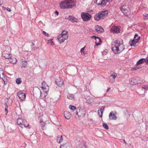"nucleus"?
I'll return each mask as SVG.
<instances>
[{
    "label": "nucleus",
    "instance_id": "nucleus-40",
    "mask_svg": "<svg viewBox=\"0 0 148 148\" xmlns=\"http://www.w3.org/2000/svg\"><path fill=\"white\" fill-rule=\"evenodd\" d=\"M85 46L83 48H82L81 49V53L82 54L84 53V49H85Z\"/></svg>",
    "mask_w": 148,
    "mask_h": 148
},
{
    "label": "nucleus",
    "instance_id": "nucleus-26",
    "mask_svg": "<svg viewBox=\"0 0 148 148\" xmlns=\"http://www.w3.org/2000/svg\"><path fill=\"white\" fill-rule=\"evenodd\" d=\"M10 59V62L12 64H16L17 62L16 59L15 58H11Z\"/></svg>",
    "mask_w": 148,
    "mask_h": 148
},
{
    "label": "nucleus",
    "instance_id": "nucleus-37",
    "mask_svg": "<svg viewBox=\"0 0 148 148\" xmlns=\"http://www.w3.org/2000/svg\"><path fill=\"white\" fill-rule=\"evenodd\" d=\"M108 50L107 49H105L102 52V53L103 55H106L107 53Z\"/></svg>",
    "mask_w": 148,
    "mask_h": 148
},
{
    "label": "nucleus",
    "instance_id": "nucleus-38",
    "mask_svg": "<svg viewBox=\"0 0 148 148\" xmlns=\"http://www.w3.org/2000/svg\"><path fill=\"white\" fill-rule=\"evenodd\" d=\"M8 101L10 102L9 105H10L12 104V100L11 99H10V98H9L8 99Z\"/></svg>",
    "mask_w": 148,
    "mask_h": 148
},
{
    "label": "nucleus",
    "instance_id": "nucleus-9",
    "mask_svg": "<svg viewBox=\"0 0 148 148\" xmlns=\"http://www.w3.org/2000/svg\"><path fill=\"white\" fill-rule=\"evenodd\" d=\"M112 0H94V2L101 6H104L108 2H111Z\"/></svg>",
    "mask_w": 148,
    "mask_h": 148
},
{
    "label": "nucleus",
    "instance_id": "nucleus-39",
    "mask_svg": "<svg viewBox=\"0 0 148 148\" xmlns=\"http://www.w3.org/2000/svg\"><path fill=\"white\" fill-rule=\"evenodd\" d=\"M52 39H51L50 40H49L48 42L51 44V45L53 46V42L52 41Z\"/></svg>",
    "mask_w": 148,
    "mask_h": 148
},
{
    "label": "nucleus",
    "instance_id": "nucleus-35",
    "mask_svg": "<svg viewBox=\"0 0 148 148\" xmlns=\"http://www.w3.org/2000/svg\"><path fill=\"white\" fill-rule=\"evenodd\" d=\"M102 125L107 130L108 129L109 127L105 123H103Z\"/></svg>",
    "mask_w": 148,
    "mask_h": 148
},
{
    "label": "nucleus",
    "instance_id": "nucleus-49",
    "mask_svg": "<svg viewBox=\"0 0 148 148\" xmlns=\"http://www.w3.org/2000/svg\"><path fill=\"white\" fill-rule=\"evenodd\" d=\"M147 60L146 61V63L148 64V57L147 58Z\"/></svg>",
    "mask_w": 148,
    "mask_h": 148
},
{
    "label": "nucleus",
    "instance_id": "nucleus-28",
    "mask_svg": "<svg viewBox=\"0 0 148 148\" xmlns=\"http://www.w3.org/2000/svg\"><path fill=\"white\" fill-rule=\"evenodd\" d=\"M21 67L26 68L27 66V62L26 61H24L22 62Z\"/></svg>",
    "mask_w": 148,
    "mask_h": 148
},
{
    "label": "nucleus",
    "instance_id": "nucleus-47",
    "mask_svg": "<svg viewBox=\"0 0 148 148\" xmlns=\"http://www.w3.org/2000/svg\"><path fill=\"white\" fill-rule=\"evenodd\" d=\"M3 3V0H0V5Z\"/></svg>",
    "mask_w": 148,
    "mask_h": 148
},
{
    "label": "nucleus",
    "instance_id": "nucleus-2",
    "mask_svg": "<svg viewBox=\"0 0 148 148\" xmlns=\"http://www.w3.org/2000/svg\"><path fill=\"white\" fill-rule=\"evenodd\" d=\"M76 5L75 1L73 0H65L62 1L60 4L61 8H71Z\"/></svg>",
    "mask_w": 148,
    "mask_h": 148
},
{
    "label": "nucleus",
    "instance_id": "nucleus-19",
    "mask_svg": "<svg viewBox=\"0 0 148 148\" xmlns=\"http://www.w3.org/2000/svg\"><path fill=\"white\" fill-rule=\"evenodd\" d=\"M95 29L98 33L102 32L104 31L103 29L99 25L95 26Z\"/></svg>",
    "mask_w": 148,
    "mask_h": 148
},
{
    "label": "nucleus",
    "instance_id": "nucleus-23",
    "mask_svg": "<svg viewBox=\"0 0 148 148\" xmlns=\"http://www.w3.org/2000/svg\"><path fill=\"white\" fill-rule=\"evenodd\" d=\"M63 140V137L62 135H58L57 137V142L59 143H60Z\"/></svg>",
    "mask_w": 148,
    "mask_h": 148
},
{
    "label": "nucleus",
    "instance_id": "nucleus-55",
    "mask_svg": "<svg viewBox=\"0 0 148 148\" xmlns=\"http://www.w3.org/2000/svg\"><path fill=\"white\" fill-rule=\"evenodd\" d=\"M42 88H43L44 90H45L43 86H42Z\"/></svg>",
    "mask_w": 148,
    "mask_h": 148
},
{
    "label": "nucleus",
    "instance_id": "nucleus-27",
    "mask_svg": "<svg viewBox=\"0 0 148 148\" xmlns=\"http://www.w3.org/2000/svg\"><path fill=\"white\" fill-rule=\"evenodd\" d=\"M67 97L68 99L71 100H73L74 99L73 95L70 94H69L68 95Z\"/></svg>",
    "mask_w": 148,
    "mask_h": 148
},
{
    "label": "nucleus",
    "instance_id": "nucleus-57",
    "mask_svg": "<svg viewBox=\"0 0 148 148\" xmlns=\"http://www.w3.org/2000/svg\"><path fill=\"white\" fill-rule=\"evenodd\" d=\"M124 143H125L126 144V142H125V140H124Z\"/></svg>",
    "mask_w": 148,
    "mask_h": 148
},
{
    "label": "nucleus",
    "instance_id": "nucleus-20",
    "mask_svg": "<svg viewBox=\"0 0 148 148\" xmlns=\"http://www.w3.org/2000/svg\"><path fill=\"white\" fill-rule=\"evenodd\" d=\"M112 112L110 113L109 115V118L110 120H116L117 119V117L115 114H112Z\"/></svg>",
    "mask_w": 148,
    "mask_h": 148
},
{
    "label": "nucleus",
    "instance_id": "nucleus-44",
    "mask_svg": "<svg viewBox=\"0 0 148 148\" xmlns=\"http://www.w3.org/2000/svg\"><path fill=\"white\" fill-rule=\"evenodd\" d=\"M8 106H6L5 108V112H6V114L7 115L8 112Z\"/></svg>",
    "mask_w": 148,
    "mask_h": 148
},
{
    "label": "nucleus",
    "instance_id": "nucleus-14",
    "mask_svg": "<svg viewBox=\"0 0 148 148\" xmlns=\"http://www.w3.org/2000/svg\"><path fill=\"white\" fill-rule=\"evenodd\" d=\"M17 95L18 96L19 98L22 101L25 100L26 95L24 93L21 92H19L17 93Z\"/></svg>",
    "mask_w": 148,
    "mask_h": 148
},
{
    "label": "nucleus",
    "instance_id": "nucleus-30",
    "mask_svg": "<svg viewBox=\"0 0 148 148\" xmlns=\"http://www.w3.org/2000/svg\"><path fill=\"white\" fill-rule=\"evenodd\" d=\"M69 108L71 109V110L73 112L74 110H76V108L74 106H72L71 105L69 106Z\"/></svg>",
    "mask_w": 148,
    "mask_h": 148
},
{
    "label": "nucleus",
    "instance_id": "nucleus-36",
    "mask_svg": "<svg viewBox=\"0 0 148 148\" xmlns=\"http://www.w3.org/2000/svg\"><path fill=\"white\" fill-rule=\"evenodd\" d=\"M1 75H2V76H4L3 69L2 68H0V77H1Z\"/></svg>",
    "mask_w": 148,
    "mask_h": 148
},
{
    "label": "nucleus",
    "instance_id": "nucleus-10",
    "mask_svg": "<svg viewBox=\"0 0 148 148\" xmlns=\"http://www.w3.org/2000/svg\"><path fill=\"white\" fill-rule=\"evenodd\" d=\"M140 38L139 36L137 34L135 35L134 39L130 41V45L131 46H135L136 43L138 42Z\"/></svg>",
    "mask_w": 148,
    "mask_h": 148
},
{
    "label": "nucleus",
    "instance_id": "nucleus-8",
    "mask_svg": "<svg viewBox=\"0 0 148 148\" xmlns=\"http://www.w3.org/2000/svg\"><path fill=\"white\" fill-rule=\"evenodd\" d=\"M10 49L8 48L2 52V55L5 59H9L12 58V55L10 53Z\"/></svg>",
    "mask_w": 148,
    "mask_h": 148
},
{
    "label": "nucleus",
    "instance_id": "nucleus-15",
    "mask_svg": "<svg viewBox=\"0 0 148 148\" xmlns=\"http://www.w3.org/2000/svg\"><path fill=\"white\" fill-rule=\"evenodd\" d=\"M111 32L113 33H118L120 32L119 29L118 27L114 26L112 27L111 29Z\"/></svg>",
    "mask_w": 148,
    "mask_h": 148
},
{
    "label": "nucleus",
    "instance_id": "nucleus-29",
    "mask_svg": "<svg viewBox=\"0 0 148 148\" xmlns=\"http://www.w3.org/2000/svg\"><path fill=\"white\" fill-rule=\"evenodd\" d=\"M16 83L18 84H21L22 82L21 79L20 78H18L16 79Z\"/></svg>",
    "mask_w": 148,
    "mask_h": 148
},
{
    "label": "nucleus",
    "instance_id": "nucleus-12",
    "mask_svg": "<svg viewBox=\"0 0 148 148\" xmlns=\"http://www.w3.org/2000/svg\"><path fill=\"white\" fill-rule=\"evenodd\" d=\"M140 78L139 77H136L135 78H132L130 81V83L131 85H134L140 83Z\"/></svg>",
    "mask_w": 148,
    "mask_h": 148
},
{
    "label": "nucleus",
    "instance_id": "nucleus-17",
    "mask_svg": "<svg viewBox=\"0 0 148 148\" xmlns=\"http://www.w3.org/2000/svg\"><path fill=\"white\" fill-rule=\"evenodd\" d=\"M56 82L58 86H61L63 84V81L59 78L56 81Z\"/></svg>",
    "mask_w": 148,
    "mask_h": 148
},
{
    "label": "nucleus",
    "instance_id": "nucleus-42",
    "mask_svg": "<svg viewBox=\"0 0 148 148\" xmlns=\"http://www.w3.org/2000/svg\"><path fill=\"white\" fill-rule=\"evenodd\" d=\"M42 33L43 34L46 36H49V35L48 33H47L43 31Z\"/></svg>",
    "mask_w": 148,
    "mask_h": 148
},
{
    "label": "nucleus",
    "instance_id": "nucleus-13",
    "mask_svg": "<svg viewBox=\"0 0 148 148\" xmlns=\"http://www.w3.org/2000/svg\"><path fill=\"white\" fill-rule=\"evenodd\" d=\"M92 38H94L95 40V44L97 46L100 45L102 43V41L100 38L95 36H93L91 37Z\"/></svg>",
    "mask_w": 148,
    "mask_h": 148
},
{
    "label": "nucleus",
    "instance_id": "nucleus-54",
    "mask_svg": "<svg viewBox=\"0 0 148 148\" xmlns=\"http://www.w3.org/2000/svg\"><path fill=\"white\" fill-rule=\"evenodd\" d=\"M109 82H110V81L111 80H112V78H111V79H110V78H109Z\"/></svg>",
    "mask_w": 148,
    "mask_h": 148
},
{
    "label": "nucleus",
    "instance_id": "nucleus-7",
    "mask_svg": "<svg viewBox=\"0 0 148 148\" xmlns=\"http://www.w3.org/2000/svg\"><path fill=\"white\" fill-rule=\"evenodd\" d=\"M78 111H77L76 113L75 117L77 118V116L79 118L84 117L86 113V110L82 108H78Z\"/></svg>",
    "mask_w": 148,
    "mask_h": 148
},
{
    "label": "nucleus",
    "instance_id": "nucleus-31",
    "mask_svg": "<svg viewBox=\"0 0 148 148\" xmlns=\"http://www.w3.org/2000/svg\"><path fill=\"white\" fill-rule=\"evenodd\" d=\"M68 143H67L63 144L60 146V148H68Z\"/></svg>",
    "mask_w": 148,
    "mask_h": 148
},
{
    "label": "nucleus",
    "instance_id": "nucleus-48",
    "mask_svg": "<svg viewBox=\"0 0 148 148\" xmlns=\"http://www.w3.org/2000/svg\"><path fill=\"white\" fill-rule=\"evenodd\" d=\"M7 10L9 12H10L11 11V9L8 8H7Z\"/></svg>",
    "mask_w": 148,
    "mask_h": 148
},
{
    "label": "nucleus",
    "instance_id": "nucleus-22",
    "mask_svg": "<svg viewBox=\"0 0 148 148\" xmlns=\"http://www.w3.org/2000/svg\"><path fill=\"white\" fill-rule=\"evenodd\" d=\"M147 60V58L146 59L142 58L139 60L137 62L136 65L138 66L140 64H142L144 62H145L146 63V61Z\"/></svg>",
    "mask_w": 148,
    "mask_h": 148
},
{
    "label": "nucleus",
    "instance_id": "nucleus-16",
    "mask_svg": "<svg viewBox=\"0 0 148 148\" xmlns=\"http://www.w3.org/2000/svg\"><path fill=\"white\" fill-rule=\"evenodd\" d=\"M117 76V74L114 72L109 77V78L111 79V78H112V80L110 81V82L112 83L114 82L115 81V78Z\"/></svg>",
    "mask_w": 148,
    "mask_h": 148
},
{
    "label": "nucleus",
    "instance_id": "nucleus-24",
    "mask_svg": "<svg viewBox=\"0 0 148 148\" xmlns=\"http://www.w3.org/2000/svg\"><path fill=\"white\" fill-rule=\"evenodd\" d=\"M102 107L103 108V109L102 110L101 109H100V110H99L98 111V114L99 116L101 118L102 116V114L103 112V110L105 108L104 107L102 106Z\"/></svg>",
    "mask_w": 148,
    "mask_h": 148
},
{
    "label": "nucleus",
    "instance_id": "nucleus-51",
    "mask_svg": "<svg viewBox=\"0 0 148 148\" xmlns=\"http://www.w3.org/2000/svg\"><path fill=\"white\" fill-rule=\"evenodd\" d=\"M55 13H56L57 14V15H58V14H59V13L58 12V11H56V12H55Z\"/></svg>",
    "mask_w": 148,
    "mask_h": 148
},
{
    "label": "nucleus",
    "instance_id": "nucleus-3",
    "mask_svg": "<svg viewBox=\"0 0 148 148\" xmlns=\"http://www.w3.org/2000/svg\"><path fill=\"white\" fill-rule=\"evenodd\" d=\"M68 32L65 30H63L61 34L58 35V39L60 43H62L68 39Z\"/></svg>",
    "mask_w": 148,
    "mask_h": 148
},
{
    "label": "nucleus",
    "instance_id": "nucleus-52",
    "mask_svg": "<svg viewBox=\"0 0 148 148\" xmlns=\"http://www.w3.org/2000/svg\"><path fill=\"white\" fill-rule=\"evenodd\" d=\"M3 9L4 10H5V9H7V8H5V7H3Z\"/></svg>",
    "mask_w": 148,
    "mask_h": 148
},
{
    "label": "nucleus",
    "instance_id": "nucleus-4",
    "mask_svg": "<svg viewBox=\"0 0 148 148\" xmlns=\"http://www.w3.org/2000/svg\"><path fill=\"white\" fill-rule=\"evenodd\" d=\"M17 123L18 125L22 128H26L29 129L31 128L29 123L25 119H23L20 118H18L17 120Z\"/></svg>",
    "mask_w": 148,
    "mask_h": 148
},
{
    "label": "nucleus",
    "instance_id": "nucleus-21",
    "mask_svg": "<svg viewBox=\"0 0 148 148\" xmlns=\"http://www.w3.org/2000/svg\"><path fill=\"white\" fill-rule=\"evenodd\" d=\"M68 19L72 22H77L78 19L73 16H70L69 17Z\"/></svg>",
    "mask_w": 148,
    "mask_h": 148
},
{
    "label": "nucleus",
    "instance_id": "nucleus-53",
    "mask_svg": "<svg viewBox=\"0 0 148 148\" xmlns=\"http://www.w3.org/2000/svg\"><path fill=\"white\" fill-rule=\"evenodd\" d=\"M34 45V43L33 42H32V44L31 45V46H33V45Z\"/></svg>",
    "mask_w": 148,
    "mask_h": 148
},
{
    "label": "nucleus",
    "instance_id": "nucleus-1",
    "mask_svg": "<svg viewBox=\"0 0 148 148\" xmlns=\"http://www.w3.org/2000/svg\"><path fill=\"white\" fill-rule=\"evenodd\" d=\"M111 49L115 54H118L121 52L125 49L123 41L116 40L113 42L112 44Z\"/></svg>",
    "mask_w": 148,
    "mask_h": 148
},
{
    "label": "nucleus",
    "instance_id": "nucleus-18",
    "mask_svg": "<svg viewBox=\"0 0 148 148\" xmlns=\"http://www.w3.org/2000/svg\"><path fill=\"white\" fill-rule=\"evenodd\" d=\"M64 114L65 118L67 119H69L71 116V113L68 111H65Z\"/></svg>",
    "mask_w": 148,
    "mask_h": 148
},
{
    "label": "nucleus",
    "instance_id": "nucleus-32",
    "mask_svg": "<svg viewBox=\"0 0 148 148\" xmlns=\"http://www.w3.org/2000/svg\"><path fill=\"white\" fill-rule=\"evenodd\" d=\"M85 99H86V101L87 103L90 104L92 103L93 102V100L92 99H86L85 98Z\"/></svg>",
    "mask_w": 148,
    "mask_h": 148
},
{
    "label": "nucleus",
    "instance_id": "nucleus-41",
    "mask_svg": "<svg viewBox=\"0 0 148 148\" xmlns=\"http://www.w3.org/2000/svg\"><path fill=\"white\" fill-rule=\"evenodd\" d=\"M83 145L82 146L83 148H86V147L87 146V145H86V143L84 142L83 143Z\"/></svg>",
    "mask_w": 148,
    "mask_h": 148
},
{
    "label": "nucleus",
    "instance_id": "nucleus-11",
    "mask_svg": "<svg viewBox=\"0 0 148 148\" xmlns=\"http://www.w3.org/2000/svg\"><path fill=\"white\" fill-rule=\"evenodd\" d=\"M81 17L83 20L85 21H88L90 19L91 15L88 13H81Z\"/></svg>",
    "mask_w": 148,
    "mask_h": 148
},
{
    "label": "nucleus",
    "instance_id": "nucleus-33",
    "mask_svg": "<svg viewBox=\"0 0 148 148\" xmlns=\"http://www.w3.org/2000/svg\"><path fill=\"white\" fill-rule=\"evenodd\" d=\"M141 140L144 141H148V137L145 136L141 138Z\"/></svg>",
    "mask_w": 148,
    "mask_h": 148
},
{
    "label": "nucleus",
    "instance_id": "nucleus-56",
    "mask_svg": "<svg viewBox=\"0 0 148 148\" xmlns=\"http://www.w3.org/2000/svg\"><path fill=\"white\" fill-rule=\"evenodd\" d=\"M138 68H139V67H138V68H135V69L136 70V69H138Z\"/></svg>",
    "mask_w": 148,
    "mask_h": 148
},
{
    "label": "nucleus",
    "instance_id": "nucleus-46",
    "mask_svg": "<svg viewBox=\"0 0 148 148\" xmlns=\"http://www.w3.org/2000/svg\"><path fill=\"white\" fill-rule=\"evenodd\" d=\"M37 48H38L37 47H34L33 48H32V50H35V49H37Z\"/></svg>",
    "mask_w": 148,
    "mask_h": 148
},
{
    "label": "nucleus",
    "instance_id": "nucleus-34",
    "mask_svg": "<svg viewBox=\"0 0 148 148\" xmlns=\"http://www.w3.org/2000/svg\"><path fill=\"white\" fill-rule=\"evenodd\" d=\"M141 88L142 90H144L145 91L146 90L148 89V86L144 85Z\"/></svg>",
    "mask_w": 148,
    "mask_h": 148
},
{
    "label": "nucleus",
    "instance_id": "nucleus-45",
    "mask_svg": "<svg viewBox=\"0 0 148 148\" xmlns=\"http://www.w3.org/2000/svg\"><path fill=\"white\" fill-rule=\"evenodd\" d=\"M45 125H46V124H45L43 125H42V129L43 130H45L46 129V127H45Z\"/></svg>",
    "mask_w": 148,
    "mask_h": 148
},
{
    "label": "nucleus",
    "instance_id": "nucleus-43",
    "mask_svg": "<svg viewBox=\"0 0 148 148\" xmlns=\"http://www.w3.org/2000/svg\"><path fill=\"white\" fill-rule=\"evenodd\" d=\"M143 16L146 18H148V14L145 13L143 14Z\"/></svg>",
    "mask_w": 148,
    "mask_h": 148
},
{
    "label": "nucleus",
    "instance_id": "nucleus-25",
    "mask_svg": "<svg viewBox=\"0 0 148 148\" xmlns=\"http://www.w3.org/2000/svg\"><path fill=\"white\" fill-rule=\"evenodd\" d=\"M138 94L140 95H143L145 93L144 90H142V88H139L137 90V91Z\"/></svg>",
    "mask_w": 148,
    "mask_h": 148
},
{
    "label": "nucleus",
    "instance_id": "nucleus-5",
    "mask_svg": "<svg viewBox=\"0 0 148 148\" xmlns=\"http://www.w3.org/2000/svg\"><path fill=\"white\" fill-rule=\"evenodd\" d=\"M108 14V11L105 10L102 11L95 15L94 17V19L97 21H99L101 19H104L107 16Z\"/></svg>",
    "mask_w": 148,
    "mask_h": 148
},
{
    "label": "nucleus",
    "instance_id": "nucleus-50",
    "mask_svg": "<svg viewBox=\"0 0 148 148\" xmlns=\"http://www.w3.org/2000/svg\"><path fill=\"white\" fill-rule=\"evenodd\" d=\"M110 88H108L107 89V92H108L110 90Z\"/></svg>",
    "mask_w": 148,
    "mask_h": 148
},
{
    "label": "nucleus",
    "instance_id": "nucleus-6",
    "mask_svg": "<svg viewBox=\"0 0 148 148\" xmlns=\"http://www.w3.org/2000/svg\"><path fill=\"white\" fill-rule=\"evenodd\" d=\"M120 9L123 14L126 16H128L130 13V9L128 5H123L120 8Z\"/></svg>",
    "mask_w": 148,
    "mask_h": 148
}]
</instances>
